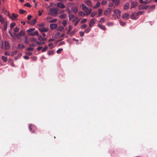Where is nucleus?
<instances>
[{"instance_id":"obj_1","label":"nucleus","mask_w":157,"mask_h":157,"mask_svg":"<svg viewBox=\"0 0 157 157\" xmlns=\"http://www.w3.org/2000/svg\"><path fill=\"white\" fill-rule=\"evenodd\" d=\"M58 11V9L56 8H50L49 15L53 16H56L57 14Z\"/></svg>"},{"instance_id":"obj_2","label":"nucleus","mask_w":157,"mask_h":157,"mask_svg":"<svg viewBox=\"0 0 157 157\" xmlns=\"http://www.w3.org/2000/svg\"><path fill=\"white\" fill-rule=\"evenodd\" d=\"M14 35L18 38H19L20 36H24L25 34V32L23 30H21L18 33H13Z\"/></svg>"},{"instance_id":"obj_3","label":"nucleus","mask_w":157,"mask_h":157,"mask_svg":"<svg viewBox=\"0 0 157 157\" xmlns=\"http://www.w3.org/2000/svg\"><path fill=\"white\" fill-rule=\"evenodd\" d=\"M8 16L11 19L13 20H15L18 16V15L17 14H15L14 13H13L12 14V16H11L9 14L8 15Z\"/></svg>"},{"instance_id":"obj_4","label":"nucleus","mask_w":157,"mask_h":157,"mask_svg":"<svg viewBox=\"0 0 157 157\" xmlns=\"http://www.w3.org/2000/svg\"><path fill=\"white\" fill-rule=\"evenodd\" d=\"M113 12L117 18H119L121 16V11L117 9H115L114 10Z\"/></svg>"},{"instance_id":"obj_5","label":"nucleus","mask_w":157,"mask_h":157,"mask_svg":"<svg viewBox=\"0 0 157 157\" xmlns=\"http://www.w3.org/2000/svg\"><path fill=\"white\" fill-rule=\"evenodd\" d=\"M111 10H112L110 8H107L104 11V15L105 16L109 15L111 12Z\"/></svg>"},{"instance_id":"obj_6","label":"nucleus","mask_w":157,"mask_h":157,"mask_svg":"<svg viewBox=\"0 0 157 157\" xmlns=\"http://www.w3.org/2000/svg\"><path fill=\"white\" fill-rule=\"evenodd\" d=\"M57 6L61 9L64 8L65 7V6L64 5L63 3L61 2L57 3Z\"/></svg>"},{"instance_id":"obj_7","label":"nucleus","mask_w":157,"mask_h":157,"mask_svg":"<svg viewBox=\"0 0 157 157\" xmlns=\"http://www.w3.org/2000/svg\"><path fill=\"white\" fill-rule=\"evenodd\" d=\"M5 49L7 50L9 49L10 48V45L9 42L6 41H5Z\"/></svg>"},{"instance_id":"obj_8","label":"nucleus","mask_w":157,"mask_h":157,"mask_svg":"<svg viewBox=\"0 0 157 157\" xmlns=\"http://www.w3.org/2000/svg\"><path fill=\"white\" fill-rule=\"evenodd\" d=\"M58 26V25L56 24H52L50 25V27L51 29H56Z\"/></svg>"},{"instance_id":"obj_9","label":"nucleus","mask_w":157,"mask_h":157,"mask_svg":"<svg viewBox=\"0 0 157 157\" xmlns=\"http://www.w3.org/2000/svg\"><path fill=\"white\" fill-rule=\"evenodd\" d=\"M39 30L42 33H44V32H47L48 31V29L47 28H40L39 29Z\"/></svg>"},{"instance_id":"obj_10","label":"nucleus","mask_w":157,"mask_h":157,"mask_svg":"<svg viewBox=\"0 0 157 157\" xmlns=\"http://www.w3.org/2000/svg\"><path fill=\"white\" fill-rule=\"evenodd\" d=\"M95 24L94 20V19H91L89 23V25L91 27L93 26Z\"/></svg>"},{"instance_id":"obj_11","label":"nucleus","mask_w":157,"mask_h":157,"mask_svg":"<svg viewBox=\"0 0 157 157\" xmlns=\"http://www.w3.org/2000/svg\"><path fill=\"white\" fill-rule=\"evenodd\" d=\"M0 22L2 24H3L4 23L6 22L5 21L4 18L1 15H0Z\"/></svg>"},{"instance_id":"obj_12","label":"nucleus","mask_w":157,"mask_h":157,"mask_svg":"<svg viewBox=\"0 0 157 157\" xmlns=\"http://www.w3.org/2000/svg\"><path fill=\"white\" fill-rule=\"evenodd\" d=\"M129 14L126 13H125L122 16V17L125 20L127 19L128 18Z\"/></svg>"},{"instance_id":"obj_13","label":"nucleus","mask_w":157,"mask_h":157,"mask_svg":"<svg viewBox=\"0 0 157 157\" xmlns=\"http://www.w3.org/2000/svg\"><path fill=\"white\" fill-rule=\"evenodd\" d=\"M84 11L86 13V15H88L91 13L92 11V10L91 9H89L88 8L87 10H85Z\"/></svg>"},{"instance_id":"obj_14","label":"nucleus","mask_w":157,"mask_h":157,"mask_svg":"<svg viewBox=\"0 0 157 157\" xmlns=\"http://www.w3.org/2000/svg\"><path fill=\"white\" fill-rule=\"evenodd\" d=\"M38 32L37 31H34L33 32H32L30 33H29V35L32 36H34L35 35H38Z\"/></svg>"},{"instance_id":"obj_15","label":"nucleus","mask_w":157,"mask_h":157,"mask_svg":"<svg viewBox=\"0 0 157 157\" xmlns=\"http://www.w3.org/2000/svg\"><path fill=\"white\" fill-rule=\"evenodd\" d=\"M140 3L141 4H148L149 3V2L148 0H145L144 1L142 0H139Z\"/></svg>"},{"instance_id":"obj_16","label":"nucleus","mask_w":157,"mask_h":157,"mask_svg":"<svg viewBox=\"0 0 157 157\" xmlns=\"http://www.w3.org/2000/svg\"><path fill=\"white\" fill-rule=\"evenodd\" d=\"M98 27L103 30H105V26L103 25H102L100 24H98Z\"/></svg>"},{"instance_id":"obj_17","label":"nucleus","mask_w":157,"mask_h":157,"mask_svg":"<svg viewBox=\"0 0 157 157\" xmlns=\"http://www.w3.org/2000/svg\"><path fill=\"white\" fill-rule=\"evenodd\" d=\"M140 7L139 8V10H145L147 9L148 8V6H139Z\"/></svg>"},{"instance_id":"obj_18","label":"nucleus","mask_w":157,"mask_h":157,"mask_svg":"<svg viewBox=\"0 0 157 157\" xmlns=\"http://www.w3.org/2000/svg\"><path fill=\"white\" fill-rule=\"evenodd\" d=\"M72 9L75 13H76L78 11L77 8L75 6H73Z\"/></svg>"},{"instance_id":"obj_19","label":"nucleus","mask_w":157,"mask_h":157,"mask_svg":"<svg viewBox=\"0 0 157 157\" xmlns=\"http://www.w3.org/2000/svg\"><path fill=\"white\" fill-rule=\"evenodd\" d=\"M25 48V46L23 44L21 45L20 44H19L18 45V48L20 50H22Z\"/></svg>"},{"instance_id":"obj_20","label":"nucleus","mask_w":157,"mask_h":157,"mask_svg":"<svg viewBox=\"0 0 157 157\" xmlns=\"http://www.w3.org/2000/svg\"><path fill=\"white\" fill-rule=\"evenodd\" d=\"M137 5V3L136 2H132L131 5V8H134L136 7Z\"/></svg>"},{"instance_id":"obj_21","label":"nucleus","mask_w":157,"mask_h":157,"mask_svg":"<svg viewBox=\"0 0 157 157\" xmlns=\"http://www.w3.org/2000/svg\"><path fill=\"white\" fill-rule=\"evenodd\" d=\"M38 40L40 41H44L46 40V39L45 38H43L41 36L39 35L38 36Z\"/></svg>"},{"instance_id":"obj_22","label":"nucleus","mask_w":157,"mask_h":157,"mask_svg":"<svg viewBox=\"0 0 157 157\" xmlns=\"http://www.w3.org/2000/svg\"><path fill=\"white\" fill-rule=\"evenodd\" d=\"M85 3L87 5L90 6H92L91 2L90 0H86L85 1Z\"/></svg>"},{"instance_id":"obj_23","label":"nucleus","mask_w":157,"mask_h":157,"mask_svg":"<svg viewBox=\"0 0 157 157\" xmlns=\"http://www.w3.org/2000/svg\"><path fill=\"white\" fill-rule=\"evenodd\" d=\"M112 1L113 3H115V6H118L120 3V1L119 0H112Z\"/></svg>"},{"instance_id":"obj_24","label":"nucleus","mask_w":157,"mask_h":157,"mask_svg":"<svg viewBox=\"0 0 157 157\" xmlns=\"http://www.w3.org/2000/svg\"><path fill=\"white\" fill-rule=\"evenodd\" d=\"M129 6V3H126L124 6V9L125 10H127Z\"/></svg>"},{"instance_id":"obj_25","label":"nucleus","mask_w":157,"mask_h":157,"mask_svg":"<svg viewBox=\"0 0 157 157\" xmlns=\"http://www.w3.org/2000/svg\"><path fill=\"white\" fill-rule=\"evenodd\" d=\"M3 24H4V27L2 30V31H6L7 29V22H6L5 23H4Z\"/></svg>"},{"instance_id":"obj_26","label":"nucleus","mask_w":157,"mask_h":157,"mask_svg":"<svg viewBox=\"0 0 157 157\" xmlns=\"http://www.w3.org/2000/svg\"><path fill=\"white\" fill-rule=\"evenodd\" d=\"M60 34V33H59V32L55 34L54 35V36H52V38H57L59 36Z\"/></svg>"},{"instance_id":"obj_27","label":"nucleus","mask_w":157,"mask_h":157,"mask_svg":"<svg viewBox=\"0 0 157 157\" xmlns=\"http://www.w3.org/2000/svg\"><path fill=\"white\" fill-rule=\"evenodd\" d=\"M81 7L82 9L84 11L86 10H87L88 8L86 7L84 4H82L81 5Z\"/></svg>"},{"instance_id":"obj_28","label":"nucleus","mask_w":157,"mask_h":157,"mask_svg":"<svg viewBox=\"0 0 157 157\" xmlns=\"http://www.w3.org/2000/svg\"><path fill=\"white\" fill-rule=\"evenodd\" d=\"M24 42L26 44H29V40L27 37H25L24 38Z\"/></svg>"},{"instance_id":"obj_29","label":"nucleus","mask_w":157,"mask_h":157,"mask_svg":"<svg viewBox=\"0 0 157 157\" xmlns=\"http://www.w3.org/2000/svg\"><path fill=\"white\" fill-rule=\"evenodd\" d=\"M103 10L101 9H99L98 10V17H100L102 13Z\"/></svg>"},{"instance_id":"obj_30","label":"nucleus","mask_w":157,"mask_h":157,"mask_svg":"<svg viewBox=\"0 0 157 157\" xmlns=\"http://www.w3.org/2000/svg\"><path fill=\"white\" fill-rule=\"evenodd\" d=\"M100 5V3L99 2H98L95 5V6H94L93 7V8L94 9H96L97 8L99 7Z\"/></svg>"},{"instance_id":"obj_31","label":"nucleus","mask_w":157,"mask_h":157,"mask_svg":"<svg viewBox=\"0 0 157 157\" xmlns=\"http://www.w3.org/2000/svg\"><path fill=\"white\" fill-rule=\"evenodd\" d=\"M66 16L67 15L66 14H63L60 15L59 17L60 19H64L65 18Z\"/></svg>"},{"instance_id":"obj_32","label":"nucleus","mask_w":157,"mask_h":157,"mask_svg":"<svg viewBox=\"0 0 157 157\" xmlns=\"http://www.w3.org/2000/svg\"><path fill=\"white\" fill-rule=\"evenodd\" d=\"M36 21V19H34L31 22V25H33L35 24Z\"/></svg>"},{"instance_id":"obj_33","label":"nucleus","mask_w":157,"mask_h":157,"mask_svg":"<svg viewBox=\"0 0 157 157\" xmlns=\"http://www.w3.org/2000/svg\"><path fill=\"white\" fill-rule=\"evenodd\" d=\"M35 28L30 29L28 30H27V32L28 33V34H29V33H31L32 32L34 31L35 30Z\"/></svg>"},{"instance_id":"obj_34","label":"nucleus","mask_w":157,"mask_h":157,"mask_svg":"<svg viewBox=\"0 0 157 157\" xmlns=\"http://www.w3.org/2000/svg\"><path fill=\"white\" fill-rule=\"evenodd\" d=\"M64 28L63 26H60L59 27L58 29V30H59L61 32L64 29Z\"/></svg>"},{"instance_id":"obj_35","label":"nucleus","mask_w":157,"mask_h":157,"mask_svg":"<svg viewBox=\"0 0 157 157\" xmlns=\"http://www.w3.org/2000/svg\"><path fill=\"white\" fill-rule=\"evenodd\" d=\"M97 14V13L96 12H93L91 14L90 16L92 17H94Z\"/></svg>"},{"instance_id":"obj_36","label":"nucleus","mask_w":157,"mask_h":157,"mask_svg":"<svg viewBox=\"0 0 157 157\" xmlns=\"http://www.w3.org/2000/svg\"><path fill=\"white\" fill-rule=\"evenodd\" d=\"M72 29V26L71 25H70L69 26V29L67 33V34H68L70 33V31Z\"/></svg>"},{"instance_id":"obj_37","label":"nucleus","mask_w":157,"mask_h":157,"mask_svg":"<svg viewBox=\"0 0 157 157\" xmlns=\"http://www.w3.org/2000/svg\"><path fill=\"white\" fill-rule=\"evenodd\" d=\"M48 48V47L47 46H45L41 50L42 52H44L46 51Z\"/></svg>"},{"instance_id":"obj_38","label":"nucleus","mask_w":157,"mask_h":157,"mask_svg":"<svg viewBox=\"0 0 157 157\" xmlns=\"http://www.w3.org/2000/svg\"><path fill=\"white\" fill-rule=\"evenodd\" d=\"M36 40L37 39L34 37H32L30 39V41L32 42H36Z\"/></svg>"},{"instance_id":"obj_39","label":"nucleus","mask_w":157,"mask_h":157,"mask_svg":"<svg viewBox=\"0 0 157 157\" xmlns=\"http://www.w3.org/2000/svg\"><path fill=\"white\" fill-rule=\"evenodd\" d=\"M26 11L25 10H23L21 9H20L19 10V13L21 14H24L25 13H26Z\"/></svg>"},{"instance_id":"obj_40","label":"nucleus","mask_w":157,"mask_h":157,"mask_svg":"<svg viewBox=\"0 0 157 157\" xmlns=\"http://www.w3.org/2000/svg\"><path fill=\"white\" fill-rule=\"evenodd\" d=\"M135 13H132L131 15V18L132 19H135Z\"/></svg>"},{"instance_id":"obj_41","label":"nucleus","mask_w":157,"mask_h":157,"mask_svg":"<svg viewBox=\"0 0 157 157\" xmlns=\"http://www.w3.org/2000/svg\"><path fill=\"white\" fill-rule=\"evenodd\" d=\"M2 59L5 62H6L7 61V57H6L4 56H2Z\"/></svg>"},{"instance_id":"obj_42","label":"nucleus","mask_w":157,"mask_h":157,"mask_svg":"<svg viewBox=\"0 0 157 157\" xmlns=\"http://www.w3.org/2000/svg\"><path fill=\"white\" fill-rule=\"evenodd\" d=\"M57 19H52V20H50L49 21V22L50 23H55L57 21Z\"/></svg>"},{"instance_id":"obj_43","label":"nucleus","mask_w":157,"mask_h":157,"mask_svg":"<svg viewBox=\"0 0 157 157\" xmlns=\"http://www.w3.org/2000/svg\"><path fill=\"white\" fill-rule=\"evenodd\" d=\"M15 25V23L14 22H12L10 24V27L11 29L13 28Z\"/></svg>"},{"instance_id":"obj_44","label":"nucleus","mask_w":157,"mask_h":157,"mask_svg":"<svg viewBox=\"0 0 157 157\" xmlns=\"http://www.w3.org/2000/svg\"><path fill=\"white\" fill-rule=\"evenodd\" d=\"M19 29L18 28H17V27L13 29V31L14 32V33L18 32L19 31Z\"/></svg>"},{"instance_id":"obj_45","label":"nucleus","mask_w":157,"mask_h":157,"mask_svg":"<svg viewBox=\"0 0 157 157\" xmlns=\"http://www.w3.org/2000/svg\"><path fill=\"white\" fill-rule=\"evenodd\" d=\"M91 29V27L87 28L85 30V32L86 33H88Z\"/></svg>"},{"instance_id":"obj_46","label":"nucleus","mask_w":157,"mask_h":157,"mask_svg":"<svg viewBox=\"0 0 157 157\" xmlns=\"http://www.w3.org/2000/svg\"><path fill=\"white\" fill-rule=\"evenodd\" d=\"M143 13V11H139L136 13V15L138 16L140 15H141Z\"/></svg>"},{"instance_id":"obj_47","label":"nucleus","mask_w":157,"mask_h":157,"mask_svg":"<svg viewBox=\"0 0 157 157\" xmlns=\"http://www.w3.org/2000/svg\"><path fill=\"white\" fill-rule=\"evenodd\" d=\"M36 43L38 45H41L42 44H44L45 43L44 42H40L39 41H36Z\"/></svg>"},{"instance_id":"obj_48","label":"nucleus","mask_w":157,"mask_h":157,"mask_svg":"<svg viewBox=\"0 0 157 157\" xmlns=\"http://www.w3.org/2000/svg\"><path fill=\"white\" fill-rule=\"evenodd\" d=\"M54 53V51L53 50L49 51L48 52V54L49 55H53Z\"/></svg>"},{"instance_id":"obj_49","label":"nucleus","mask_w":157,"mask_h":157,"mask_svg":"<svg viewBox=\"0 0 157 157\" xmlns=\"http://www.w3.org/2000/svg\"><path fill=\"white\" fill-rule=\"evenodd\" d=\"M48 45L50 47V49H52L53 48V46L52 43H50Z\"/></svg>"},{"instance_id":"obj_50","label":"nucleus","mask_w":157,"mask_h":157,"mask_svg":"<svg viewBox=\"0 0 157 157\" xmlns=\"http://www.w3.org/2000/svg\"><path fill=\"white\" fill-rule=\"evenodd\" d=\"M63 50L62 48H59L56 51L57 54L60 53Z\"/></svg>"},{"instance_id":"obj_51","label":"nucleus","mask_w":157,"mask_h":157,"mask_svg":"<svg viewBox=\"0 0 157 157\" xmlns=\"http://www.w3.org/2000/svg\"><path fill=\"white\" fill-rule=\"evenodd\" d=\"M119 22H120V25L122 26H124L126 24V23L123 22V21H120Z\"/></svg>"},{"instance_id":"obj_52","label":"nucleus","mask_w":157,"mask_h":157,"mask_svg":"<svg viewBox=\"0 0 157 157\" xmlns=\"http://www.w3.org/2000/svg\"><path fill=\"white\" fill-rule=\"evenodd\" d=\"M25 6H26L29 8L31 7V6L30 5V4L29 3H27L25 4L24 5Z\"/></svg>"},{"instance_id":"obj_53","label":"nucleus","mask_w":157,"mask_h":157,"mask_svg":"<svg viewBox=\"0 0 157 157\" xmlns=\"http://www.w3.org/2000/svg\"><path fill=\"white\" fill-rule=\"evenodd\" d=\"M9 33L13 38L14 39H15V37L13 35L10 31H9Z\"/></svg>"},{"instance_id":"obj_54","label":"nucleus","mask_w":157,"mask_h":157,"mask_svg":"<svg viewBox=\"0 0 157 157\" xmlns=\"http://www.w3.org/2000/svg\"><path fill=\"white\" fill-rule=\"evenodd\" d=\"M29 46L30 47H35L36 46V45L34 43L30 44L29 45Z\"/></svg>"},{"instance_id":"obj_55","label":"nucleus","mask_w":157,"mask_h":157,"mask_svg":"<svg viewBox=\"0 0 157 157\" xmlns=\"http://www.w3.org/2000/svg\"><path fill=\"white\" fill-rule=\"evenodd\" d=\"M105 21V20L103 18H102L99 21V22L100 23H104Z\"/></svg>"},{"instance_id":"obj_56","label":"nucleus","mask_w":157,"mask_h":157,"mask_svg":"<svg viewBox=\"0 0 157 157\" xmlns=\"http://www.w3.org/2000/svg\"><path fill=\"white\" fill-rule=\"evenodd\" d=\"M26 50L28 51H32L34 50L33 48H28L26 49Z\"/></svg>"},{"instance_id":"obj_57","label":"nucleus","mask_w":157,"mask_h":157,"mask_svg":"<svg viewBox=\"0 0 157 157\" xmlns=\"http://www.w3.org/2000/svg\"><path fill=\"white\" fill-rule=\"evenodd\" d=\"M67 24V21L65 20H63V25L64 26H66Z\"/></svg>"},{"instance_id":"obj_58","label":"nucleus","mask_w":157,"mask_h":157,"mask_svg":"<svg viewBox=\"0 0 157 157\" xmlns=\"http://www.w3.org/2000/svg\"><path fill=\"white\" fill-rule=\"evenodd\" d=\"M17 51H14L13 52H12V56H13L14 55H16L17 54Z\"/></svg>"},{"instance_id":"obj_59","label":"nucleus","mask_w":157,"mask_h":157,"mask_svg":"<svg viewBox=\"0 0 157 157\" xmlns=\"http://www.w3.org/2000/svg\"><path fill=\"white\" fill-rule=\"evenodd\" d=\"M26 54L28 56H31L32 55V53L29 52H27Z\"/></svg>"},{"instance_id":"obj_60","label":"nucleus","mask_w":157,"mask_h":157,"mask_svg":"<svg viewBox=\"0 0 157 157\" xmlns=\"http://www.w3.org/2000/svg\"><path fill=\"white\" fill-rule=\"evenodd\" d=\"M86 25H83L81 26V27L82 29H85L86 27Z\"/></svg>"},{"instance_id":"obj_61","label":"nucleus","mask_w":157,"mask_h":157,"mask_svg":"<svg viewBox=\"0 0 157 157\" xmlns=\"http://www.w3.org/2000/svg\"><path fill=\"white\" fill-rule=\"evenodd\" d=\"M74 16L73 15L69 14V19L71 20V19L74 17Z\"/></svg>"},{"instance_id":"obj_62","label":"nucleus","mask_w":157,"mask_h":157,"mask_svg":"<svg viewBox=\"0 0 157 157\" xmlns=\"http://www.w3.org/2000/svg\"><path fill=\"white\" fill-rule=\"evenodd\" d=\"M33 126H32V124H30L29 125V129L30 130V131H32V127Z\"/></svg>"},{"instance_id":"obj_63","label":"nucleus","mask_w":157,"mask_h":157,"mask_svg":"<svg viewBox=\"0 0 157 157\" xmlns=\"http://www.w3.org/2000/svg\"><path fill=\"white\" fill-rule=\"evenodd\" d=\"M79 34L81 37H82L84 35V33L82 31H81L79 32Z\"/></svg>"},{"instance_id":"obj_64","label":"nucleus","mask_w":157,"mask_h":157,"mask_svg":"<svg viewBox=\"0 0 157 157\" xmlns=\"http://www.w3.org/2000/svg\"><path fill=\"white\" fill-rule=\"evenodd\" d=\"M32 16L31 15H29L28 16V17H27V19L29 20V21H30L31 19L32 18Z\"/></svg>"}]
</instances>
